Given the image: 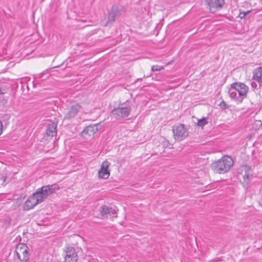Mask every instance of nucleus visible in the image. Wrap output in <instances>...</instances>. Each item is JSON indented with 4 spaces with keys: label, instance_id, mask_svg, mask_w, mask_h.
<instances>
[{
    "label": "nucleus",
    "instance_id": "nucleus-23",
    "mask_svg": "<svg viewBox=\"0 0 262 262\" xmlns=\"http://www.w3.org/2000/svg\"><path fill=\"white\" fill-rule=\"evenodd\" d=\"M251 85L253 89H256L257 88V83L254 81H252L251 82Z\"/></svg>",
    "mask_w": 262,
    "mask_h": 262
},
{
    "label": "nucleus",
    "instance_id": "nucleus-10",
    "mask_svg": "<svg viewBox=\"0 0 262 262\" xmlns=\"http://www.w3.org/2000/svg\"><path fill=\"white\" fill-rule=\"evenodd\" d=\"M66 256L64 262H77V253L75 248L72 246H68L65 249Z\"/></svg>",
    "mask_w": 262,
    "mask_h": 262
},
{
    "label": "nucleus",
    "instance_id": "nucleus-13",
    "mask_svg": "<svg viewBox=\"0 0 262 262\" xmlns=\"http://www.w3.org/2000/svg\"><path fill=\"white\" fill-rule=\"evenodd\" d=\"M206 2L212 12L222 8L224 4V0H206Z\"/></svg>",
    "mask_w": 262,
    "mask_h": 262
},
{
    "label": "nucleus",
    "instance_id": "nucleus-12",
    "mask_svg": "<svg viewBox=\"0 0 262 262\" xmlns=\"http://www.w3.org/2000/svg\"><path fill=\"white\" fill-rule=\"evenodd\" d=\"M110 165V163L106 160L102 162L101 168L98 171L99 178L104 179H107L108 178L110 173L107 168Z\"/></svg>",
    "mask_w": 262,
    "mask_h": 262
},
{
    "label": "nucleus",
    "instance_id": "nucleus-15",
    "mask_svg": "<svg viewBox=\"0 0 262 262\" xmlns=\"http://www.w3.org/2000/svg\"><path fill=\"white\" fill-rule=\"evenodd\" d=\"M253 78L262 85V67L256 69L253 71Z\"/></svg>",
    "mask_w": 262,
    "mask_h": 262
},
{
    "label": "nucleus",
    "instance_id": "nucleus-14",
    "mask_svg": "<svg viewBox=\"0 0 262 262\" xmlns=\"http://www.w3.org/2000/svg\"><path fill=\"white\" fill-rule=\"evenodd\" d=\"M57 124L54 122L49 124L46 129V134L48 137H53L57 135Z\"/></svg>",
    "mask_w": 262,
    "mask_h": 262
},
{
    "label": "nucleus",
    "instance_id": "nucleus-16",
    "mask_svg": "<svg viewBox=\"0 0 262 262\" xmlns=\"http://www.w3.org/2000/svg\"><path fill=\"white\" fill-rule=\"evenodd\" d=\"M245 173L243 175V178L245 181H247L249 180L250 176L251 174V168L248 165H245L243 167Z\"/></svg>",
    "mask_w": 262,
    "mask_h": 262
},
{
    "label": "nucleus",
    "instance_id": "nucleus-11",
    "mask_svg": "<svg viewBox=\"0 0 262 262\" xmlns=\"http://www.w3.org/2000/svg\"><path fill=\"white\" fill-rule=\"evenodd\" d=\"M98 130L97 124L90 125L83 129L81 133V135L83 138L89 139L92 137Z\"/></svg>",
    "mask_w": 262,
    "mask_h": 262
},
{
    "label": "nucleus",
    "instance_id": "nucleus-20",
    "mask_svg": "<svg viewBox=\"0 0 262 262\" xmlns=\"http://www.w3.org/2000/svg\"><path fill=\"white\" fill-rule=\"evenodd\" d=\"M117 213L116 210L115 208H110V211L109 212V215H113V217H116L117 215H116Z\"/></svg>",
    "mask_w": 262,
    "mask_h": 262
},
{
    "label": "nucleus",
    "instance_id": "nucleus-18",
    "mask_svg": "<svg viewBox=\"0 0 262 262\" xmlns=\"http://www.w3.org/2000/svg\"><path fill=\"white\" fill-rule=\"evenodd\" d=\"M161 141L162 142V144L164 148L168 147L170 149H171L173 148L172 145L171 144H170L169 142V141L167 140V139H166L165 138H161Z\"/></svg>",
    "mask_w": 262,
    "mask_h": 262
},
{
    "label": "nucleus",
    "instance_id": "nucleus-1",
    "mask_svg": "<svg viewBox=\"0 0 262 262\" xmlns=\"http://www.w3.org/2000/svg\"><path fill=\"white\" fill-rule=\"evenodd\" d=\"M248 87L244 83L235 82L231 84L228 93L231 98L238 103H241L246 98Z\"/></svg>",
    "mask_w": 262,
    "mask_h": 262
},
{
    "label": "nucleus",
    "instance_id": "nucleus-3",
    "mask_svg": "<svg viewBox=\"0 0 262 262\" xmlns=\"http://www.w3.org/2000/svg\"><path fill=\"white\" fill-rule=\"evenodd\" d=\"M59 189V187L58 185L55 183L52 185L43 186L41 188H38L36 192L41 201L43 202L48 196L55 193Z\"/></svg>",
    "mask_w": 262,
    "mask_h": 262
},
{
    "label": "nucleus",
    "instance_id": "nucleus-2",
    "mask_svg": "<svg viewBox=\"0 0 262 262\" xmlns=\"http://www.w3.org/2000/svg\"><path fill=\"white\" fill-rule=\"evenodd\" d=\"M233 163V160L231 157L224 156L219 160L213 162L211 164V168L215 173H225L230 170Z\"/></svg>",
    "mask_w": 262,
    "mask_h": 262
},
{
    "label": "nucleus",
    "instance_id": "nucleus-24",
    "mask_svg": "<svg viewBox=\"0 0 262 262\" xmlns=\"http://www.w3.org/2000/svg\"><path fill=\"white\" fill-rule=\"evenodd\" d=\"M248 13H249V11H247V12H243V13L240 12L239 16L241 18H243L244 16H245Z\"/></svg>",
    "mask_w": 262,
    "mask_h": 262
},
{
    "label": "nucleus",
    "instance_id": "nucleus-5",
    "mask_svg": "<svg viewBox=\"0 0 262 262\" xmlns=\"http://www.w3.org/2000/svg\"><path fill=\"white\" fill-rule=\"evenodd\" d=\"M173 138L176 140L182 141L188 136V132L185 125L180 124L174 126L172 128Z\"/></svg>",
    "mask_w": 262,
    "mask_h": 262
},
{
    "label": "nucleus",
    "instance_id": "nucleus-8",
    "mask_svg": "<svg viewBox=\"0 0 262 262\" xmlns=\"http://www.w3.org/2000/svg\"><path fill=\"white\" fill-rule=\"evenodd\" d=\"M131 109L129 107L115 108L111 111V115L116 119H121L129 116Z\"/></svg>",
    "mask_w": 262,
    "mask_h": 262
},
{
    "label": "nucleus",
    "instance_id": "nucleus-22",
    "mask_svg": "<svg viewBox=\"0 0 262 262\" xmlns=\"http://www.w3.org/2000/svg\"><path fill=\"white\" fill-rule=\"evenodd\" d=\"M161 69L160 67L159 66H152L151 67L152 71H158Z\"/></svg>",
    "mask_w": 262,
    "mask_h": 262
},
{
    "label": "nucleus",
    "instance_id": "nucleus-17",
    "mask_svg": "<svg viewBox=\"0 0 262 262\" xmlns=\"http://www.w3.org/2000/svg\"><path fill=\"white\" fill-rule=\"evenodd\" d=\"M110 208L106 205L102 206L100 210V213L103 216L107 217L109 215Z\"/></svg>",
    "mask_w": 262,
    "mask_h": 262
},
{
    "label": "nucleus",
    "instance_id": "nucleus-27",
    "mask_svg": "<svg viewBox=\"0 0 262 262\" xmlns=\"http://www.w3.org/2000/svg\"><path fill=\"white\" fill-rule=\"evenodd\" d=\"M2 178L3 179L4 182H5L6 179V177H3Z\"/></svg>",
    "mask_w": 262,
    "mask_h": 262
},
{
    "label": "nucleus",
    "instance_id": "nucleus-21",
    "mask_svg": "<svg viewBox=\"0 0 262 262\" xmlns=\"http://www.w3.org/2000/svg\"><path fill=\"white\" fill-rule=\"evenodd\" d=\"M219 105H220V107L222 108H226L229 107V106L227 105L226 103L224 100H222L221 102Z\"/></svg>",
    "mask_w": 262,
    "mask_h": 262
},
{
    "label": "nucleus",
    "instance_id": "nucleus-9",
    "mask_svg": "<svg viewBox=\"0 0 262 262\" xmlns=\"http://www.w3.org/2000/svg\"><path fill=\"white\" fill-rule=\"evenodd\" d=\"M41 202H42L35 192L27 200L24 205V209L25 210H29Z\"/></svg>",
    "mask_w": 262,
    "mask_h": 262
},
{
    "label": "nucleus",
    "instance_id": "nucleus-25",
    "mask_svg": "<svg viewBox=\"0 0 262 262\" xmlns=\"http://www.w3.org/2000/svg\"><path fill=\"white\" fill-rule=\"evenodd\" d=\"M2 127H3L2 123L0 121V135L2 134Z\"/></svg>",
    "mask_w": 262,
    "mask_h": 262
},
{
    "label": "nucleus",
    "instance_id": "nucleus-6",
    "mask_svg": "<svg viewBox=\"0 0 262 262\" xmlns=\"http://www.w3.org/2000/svg\"><path fill=\"white\" fill-rule=\"evenodd\" d=\"M28 247L24 243L18 244L15 249L16 255L18 259L22 261H27L29 258Z\"/></svg>",
    "mask_w": 262,
    "mask_h": 262
},
{
    "label": "nucleus",
    "instance_id": "nucleus-7",
    "mask_svg": "<svg viewBox=\"0 0 262 262\" xmlns=\"http://www.w3.org/2000/svg\"><path fill=\"white\" fill-rule=\"evenodd\" d=\"M81 109V106L79 104L77 103L72 104L64 110L63 112L64 118L70 120L74 118Z\"/></svg>",
    "mask_w": 262,
    "mask_h": 262
},
{
    "label": "nucleus",
    "instance_id": "nucleus-26",
    "mask_svg": "<svg viewBox=\"0 0 262 262\" xmlns=\"http://www.w3.org/2000/svg\"><path fill=\"white\" fill-rule=\"evenodd\" d=\"M4 93L5 92H4L0 88V95L4 94Z\"/></svg>",
    "mask_w": 262,
    "mask_h": 262
},
{
    "label": "nucleus",
    "instance_id": "nucleus-4",
    "mask_svg": "<svg viewBox=\"0 0 262 262\" xmlns=\"http://www.w3.org/2000/svg\"><path fill=\"white\" fill-rule=\"evenodd\" d=\"M125 11L126 9L124 6L120 5H113L108 12L107 23L112 24L117 18L120 16Z\"/></svg>",
    "mask_w": 262,
    "mask_h": 262
},
{
    "label": "nucleus",
    "instance_id": "nucleus-19",
    "mask_svg": "<svg viewBox=\"0 0 262 262\" xmlns=\"http://www.w3.org/2000/svg\"><path fill=\"white\" fill-rule=\"evenodd\" d=\"M208 123L206 118H203L198 120L197 125L203 127Z\"/></svg>",
    "mask_w": 262,
    "mask_h": 262
}]
</instances>
